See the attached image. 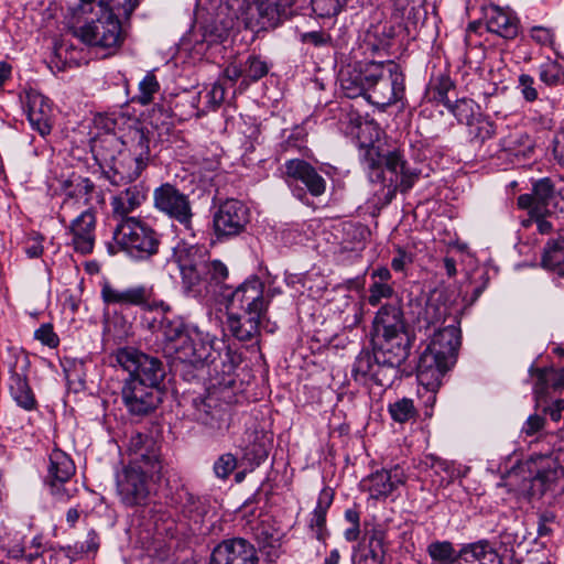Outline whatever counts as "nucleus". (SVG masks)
Segmentation results:
<instances>
[{"mask_svg":"<svg viewBox=\"0 0 564 564\" xmlns=\"http://www.w3.org/2000/svg\"><path fill=\"white\" fill-rule=\"evenodd\" d=\"M180 514L192 531L200 529L208 512V505L203 497L187 490L178 494Z\"/></svg>","mask_w":564,"mask_h":564,"instance_id":"29","label":"nucleus"},{"mask_svg":"<svg viewBox=\"0 0 564 564\" xmlns=\"http://www.w3.org/2000/svg\"><path fill=\"white\" fill-rule=\"evenodd\" d=\"M459 561L465 563L480 564L498 555L496 549L488 540H479L471 543H465L458 550Z\"/></svg>","mask_w":564,"mask_h":564,"instance_id":"39","label":"nucleus"},{"mask_svg":"<svg viewBox=\"0 0 564 564\" xmlns=\"http://www.w3.org/2000/svg\"><path fill=\"white\" fill-rule=\"evenodd\" d=\"M34 338L50 348H56L59 344V338L50 323L42 324L34 332Z\"/></svg>","mask_w":564,"mask_h":564,"instance_id":"57","label":"nucleus"},{"mask_svg":"<svg viewBox=\"0 0 564 564\" xmlns=\"http://www.w3.org/2000/svg\"><path fill=\"white\" fill-rule=\"evenodd\" d=\"M237 458L231 453L220 455L214 463L213 470L217 478L227 479L237 467Z\"/></svg>","mask_w":564,"mask_h":564,"instance_id":"53","label":"nucleus"},{"mask_svg":"<svg viewBox=\"0 0 564 564\" xmlns=\"http://www.w3.org/2000/svg\"><path fill=\"white\" fill-rule=\"evenodd\" d=\"M383 551L376 547H360L352 557V564H382Z\"/></svg>","mask_w":564,"mask_h":564,"instance_id":"54","label":"nucleus"},{"mask_svg":"<svg viewBox=\"0 0 564 564\" xmlns=\"http://www.w3.org/2000/svg\"><path fill=\"white\" fill-rule=\"evenodd\" d=\"M9 391L15 403L26 411L36 409L37 402L24 371L13 369L9 379Z\"/></svg>","mask_w":564,"mask_h":564,"instance_id":"36","label":"nucleus"},{"mask_svg":"<svg viewBox=\"0 0 564 564\" xmlns=\"http://www.w3.org/2000/svg\"><path fill=\"white\" fill-rule=\"evenodd\" d=\"M156 474L127 465L117 474V490L121 501L129 507L142 505L149 496V478Z\"/></svg>","mask_w":564,"mask_h":564,"instance_id":"18","label":"nucleus"},{"mask_svg":"<svg viewBox=\"0 0 564 564\" xmlns=\"http://www.w3.org/2000/svg\"><path fill=\"white\" fill-rule=\"evenodd\" d=\"M227 311H241L249 316L267 318L268 299L264 295V282L257 275L246 279L228 297Z\"/></svg>","mask_w":564,"mask_h":564,"instance_id":"14","label":"nucleus"},{"mask_svg":"<svg viewBox=\"0 0 564 564\" xmlns=\"http://www.w3.org/2000/svg\"><path fill=\"white\" fill-rule=\"evenodd\" d=\"M25 108L31 127L42 137L51 133L53 127V109L50 100L36 90L25 95Z\"/></svg>","mask_w":564,"mask_h":564,"instance_id":"26","label":"nucleus"},{"mask_svg":"<svg viewBox=\"0 0 564 564\" xmlns=\"http://www.w3.org/2000/svg\"><path fill=\"white\" fill-rule=\"evenodd\" d=\"M272 444V435L262 429H247L238 443L242 459L251 466L263 463Z\"/></svg>","mask_w":564,"mask_h":564,"instance_id":"25","label":"nucleus"},{"mask_svg":"<svg viewBox=\"0 0 564 564\" xmlns=\"http://www.w3.org/2000/svg\"><path fill=\"white\" fill-rule=\"evenodd\" d=\"M395 256L393 257L391 261V268L395 272H401L405 269V267L413 262V253L408 252L402 247L395 248Z\"/></svg>","mask_w":564,"mask_h":564,"instance_id":"61","label":"nucleus"},{"mask_svg":"<svg viewBox=\"0 0 564 564\" xmlns=\"http://www.w3.org/2000/svg\"><path fill=\"white\" fill-rule=\"evenodd\" d=\"M393 295V289L388 283L373 282L369 286L368 303L371 306H377L382 299H389Z\"/></svg>","mask_w":564,"mask_h":564,"instance_id":"56","label":"nucleus"},{"mask_svg":"<svg viewBox=\"0 0 564 564\" xmlns=\"http://www.w3.org/2000/svg\"><path fill=\"white\" fill-rule=\"evenodd\" d=\"M517 88L528 102H533L539 98L534 78L529 74H521L518 78Z\"/></svg>","mask_w":564,"mask_h":564,"instance_id":"55","label":"nucleus"},{"mask_svg":"<svg viewBox=\"0 0 564 564\" xmlns=\"http://www.w3.org/2000/svg\"><path fill=\"white\" fill-rule=\"evenodd\" d=\"M386 367L388 366L381 362V358H379L378 352L375 351L373 348L371 351L364 349L355 358L351 367V376L354 380L360 384H375L381 388H388L393 384L398 377L393 373L390 377L386 376V372H383Z\"/></svg>","mask_w":564,"mask_h":564,"instance_id":"17","label":"nucleus"},{"mask_svg":"<svg viewBox=\"0 0 564 564\" xmlns=\"http://www.w3.org/2000/svg\"><path fill=\"white\" fill-rule=\"evenodd\" d=\"M529 471L533 474L530 488L532 496H542L564 474L557 458L551 453L533 454L529 462Z\"/></svg>","mask_w":564,"mask_h":564,"instance_id":"20","label":"nucleus"},{"mask_svg":"<svg viewBox=\"0 0 564 564\" xmlns=\"http://www.w3.org/2000/svg\"><path fill=\"white\" fill-rule=\"evenodd\" d=\"M314 11L321 17H333L339 13L340 4L338 0H312Z\"/></svg>","mask_w":564,"mask_h":564,"instance_id":"60","label":"nucleus"},{"mask_svg":"<svg viewBox=\"0 0 564 564\" xmlns=\"http://www.w3.org/2000/svg\"><path fill=\"white\" fill-rule=\"evenodd\" d=\"M305 137H306V133H305L304 129L301 127H295L291 131V133L288 135L285 141L282 143V147L285 151H288L291 148L300 149Z\"/></svg>","mask_w":564,"mask_h":564,"instance_id":"64","label":"nucleus"},{"mask_svg":"<svg viewBox=\"0 0 564 564\" xmlns=\"http://www.w3.org/2000/svg\"><path fill=\"white\" fill-rule=\"evenodd\" d=\"M264 317L249 316L245 313H227V327L230 334L240 341H251L260 334V325Z\"/></svg>","mask_w":564,"mask_h":564,"instance_id":"31","label":"nucleus"},{"mask_svg":"<svg viewBox=\"0 0 564 564\" xmlns=\"http://www.w3.org/2000/svg\"><path fill=\"white\" fill-rule=\"evenodd\" d=\"M539 78L549 87L563 85L564 67L555 59H546L539 66Z\"/></svg>","mask_w":564,"mask_h":564,"instance_id":"46","label":"nucleus"},{"mask_svg":"<svg viewBox=\"0 0 564 564\" xmlns=\"http://www.w3.org/2000/svg\"><path fill=\"white\" fill-rule=\"evenodd\" d=\"M164 394V388H154L133 379H124L121 387V400L131 416L150 415L162 403Z\"/></svg>","mask_w":564,"mask_h":564,"instance_id":"13","label":"nucleus"},{"mask_svg":"<svg viewBox=\"0 0 564 564\" xmlns=\"http://www.w3.org/2000/svg\"><path fill=\"white\" fill-rule=\"evenodd\" d=\"M542 265L558 275H564V236L551 239L546 243Z\"/></svg>","mask_w":564,"mask_h":564,"instance_id":"43","label":"nucleus"},{"mask_svg":"<svg viewBox=\"0 0 564 564\" xmlns=\"http://www.w3.org/2000/svg\"><path fill=\"white\" fill-rule=\"evenodd\" d=\"M535 196V212H545L549 215L564 213V186L555 191L554 183L549 177L535 181L532 185Z\"/></svg>","mask_w":564,"mask_h":564,"instance_id":"27","label":"nucleus"},{"mask_svg":"<svg viewBox=\"0 0 564 564\" xmlns=\"http://www.w3.org/2000/svg\"><path fill=\"white\" fill-rule=\"evenodd\" d=\"M154 207L177 221L186 230L193 229L194 213L188 195L181 192L176 186L164 183L153 192Z\"/></svg>","mask_w":564,"mask_h":564,"instance_id":"15","label":"nucleus"},{"mask_svg":"<svg viewBox=\"0 0 564 564\" xmlns=\"http://www.w3.org/2000/svg\"><path fill=\"white\" fill-rule=\"evenodd\" d=\"M458 324L457 317H449L446 326L433 333L429 345L419 358L417 380L431 392L440 388L445 372L456 362L460 346Z\"/></svg>","mask_w":564,"mask_h":564,"instance_id":"3","label":"nucleus"},{"mask_svg":"<svg viewBox=\"0 0 564 564\" xmlns=\"http://www.w3.org/2000/svg\"><path fill=\"white\" fill-rule=\"evenodd\" d=\"M372 348L381 362L388 367L383 370L390 377L400 378V367L410 354L411 339L406 330L402 311L393 305H384L377 313L373 322Z\"/></svg>","mask_w":564,"mask_h":564,"instance_id":"1","label":"nucleus"},{"mask_svg":"<svg viewBox=\"0 0 564 564\" xmlns=\"http://www.w3.org/2000/svg\"><path fill=\"white\" fill-rule=\"evenodd\" d=\"M150 435L142 434V433H133L127 443V449L126 453L129 456V459L133 458L138 452L142 449L145 445V441L149 438Z\"/></svg>","mask_w":564,"mask_h":564,"instance_id":"62","label":"nucleus"},{"mask_svg":"<svg viewBox=\"0 0 564 564\" xmlns=\"http://www.w3.org/2000/svg\"><path fill=\"white\" fill-rule=\"evenodd\" d=\"M128 465H134L137 468H143L144 471L150 474H161L162 462L160 459V446L152 437L145 441L144 447L138 454L129 459Z\"/></svg>","mask_w":564,"mask_h":564,"instance_id":"37","label":"nucleus"},{"mask_svg":"<svg viewBox=\"0 0 564 564\" xmlns=\"http://www.w3.org/2000/svg\"><path fill=\"white\" fill-rule=\"evenodd\" d=\"M134 170V165H130L128 163V155H122V158L113 163V166L109 172L106 173L109 182L115 186L124 185L134 181L137 177L128 178L123 173H129Z\"/></svg>","mask_w":564,"mask_h":564,"instance_id":"50","label":"nucleus"},{"mask_svg":"<svg viewBox=\"0 0 564 564\" xmlns=\"http://www.w3.org/2000/svg\"><path fill=\"white\" fill-rule=\"evenodd\" d=\"M487 30L503 39H514L518 35V21L514 17L497 6H490L485 13Z\"/></svg>","mask_w":564,"mask_h":564,"instance_id":"33","label":"nucleus"},{"mask_svg":"<svg viewBox=\"0 0 564 564\" xmlns=\"http://www.w3.org/2000/svg\"><path fill=\"white\" fill-rule=\"evenodd\" d=\"M58 189L64 195L58 213V220L65 226L67 216L86 206L91 207V200L96 196L98 203H104V197L96 192V186L88 177L77 173H70L58 180Z\"/></svg>","mask_w":564,"mask_h":564,"instance_id":"11","label":"nucleus"},{"mask_svg":"<svg viewBox=\"0 0 564 564\" xmlns=\"http://www.w3.org/2000/svg\"><path fill=\"white\" fill-rule=\"evenodd\" d=\"M221 345L224 344L216 336L193 326L186 332L182 344L173 348L180 360L192 365L212 364L214 371L218 372L216 358Z\"/></svg>","mask_w":564,"mask_h":564,"instance_id":"10","label":"nucleus"},{"mask_svg":"<svg viewBox=\"0 0 564 564\" xmlns=\"http://www.w3.org/2000/svg\"><path fill=\"white\" fill-rule=\"evenodd\" d=\"M99 535L98 533L91 529L88 531L87 533V538H86V541L85 543H83L79 547V550H77V546H70V545H67V546H62L61 547V551L69 558H73V554H78V553H96L97 550L99 549Z\"/></svg>","mask_w":564,"mask_h":564,"instance_id":"52","label":"nucleus"},{"mask_svg":"<svg viewBox=\"0 0 564 564\" xmlns=\"http://www.w3.org/2000/svg\"><path fill=\"white\" fill-rule=\"evenodd\" d=\"M171 312H155L159 317H153L149 323V329L152 332L162 333L163 337L171 345V349L174 350V346L177 341H183L186 338V332L189 327H186L181 318H170L167 314Z\"/></svg>","mask_w":564,"mask_h":564,"instance_id":"32","label":"nucleus"},{"mask_svg":"<svg viewBox=\"0 0 564 564\" xmlns=\"http://www.w3.org/2000/svg\"><path fill=\"white\" fill-rule=\"evenodd\" d=\"M406 481L404 469L395 465L390 469H381L370 474L360 481V488L369 492L370 498L380 500L387 498Z\"/></svg>","mask_w":564,"mask_h":564,"instance_id":"23","label":"nucleus"},{"mask_svg":"<svg viewBox=\"0 0 564 564\" xmlns=\"http://www.w3.org/2000/svg\"><path fill=\"white\" fill-rule=\"evenodd\" d=\"M545 424V419L538 414L530 415L522 426V433L532 436L540 432Z\"/></svg>","mask_w":564,"mask_h":564,"instance_id":"63","label":"nucleus"},{"mask_svg":"<svg viewBox=\"0 0 564 564\" xmlns=\"http://www.w3.org/2000/svg\"><path fill=\"white\" fill-rule=\"evenodd\" d=\"M75 464L72 458L63 451L54 449L50 455L48 474L46 477L51 494L59 500L68 499L72 494L66 484L75 474Z\"/></svg>","mask_w":564,"mask_h":564,"instance_id":"22","label":"nucleus"},{"mask_svg":"<svg viewBox=\"0 0 564 564\" xmlns=\"http://www.w3.org/2000/svg\"><path fill=\"white\" fill-rule=\"evenodd\" d=\"M426 553L431 558V564H460L458 551L447 540L431 542L426 546Z\"/></svg>","mask_w":564,"mask_h":564,"instance_id":"44","label":"nucleus"},{"mask_svg":"<svg viewBox=\"0 0 564 564\" xmlns=\"http://www.w3.org/2000/svg\"><path fill=\"white\" fill-rule=\"evenodd\" d=\"M388 410L392 420L399 423L408 422L415 415L413 400L408 398L390 403Z\"/></svg>","mask_w":564,"mask_h":564,"instance_id":"51","label":"nucleus"},{"mask_svg":"<svg viewBox=\"0 0 564 564\" xmlns=\"http://www.w3.org/2000/svg\"><path fill=\"white\" fill-rule=\"evenodd\" d=\"M172 260L180 270L184 292L194 297L209 293L228 276V269L221 261L210 260L204 249L195 245L178 242L173 248Z\"/></svg>","mask_w":564,"mask_h":564,"instance_id":"2","label":"nucleus"},{"mask_svg":"<svg viewBox=\"0 0 564 564\" xmlns=\"http://www.w3.org/2000/svg\"><path fill=\"white\" fill-rule=\"evenodd\" d=\"M367 99L378 106H390L404 96V75L393 61L366 65Z\"/></svg>","mask_w":564,"mask_h":564,"instance_id":"5","label":"nucleus"},{"mask_svg":"<svg viewBox=\"0 0 564 564\" xmlns=\"http://www.w3.org/2000/svg\"><path fill=\"white\" fill-rule=\"evenodd\" d=\"M501 151L516 158H529L533 152V144L527 133L512 132L499 142Z\"/></svg>","mask_w":564,"mask_h":564,"instance_id":"42","label":"nucleus"},{"mask_svg":"<svg viewBox=\"0 0 564 564\" xmlns=\"http://www.w3.org/2000/svg\"><path fill=\"white\" fill-rule=\"evenodd\" d=\"M130 154H128V163L134 165V170L129 173H123L126 177H139L142 171L148 165L150 158L149 139L142 130H135L131 137Z\"/></svg>","mask_w":564,"mask_h":564,"instance_id":"35","label":"nucleus"},{"mask_svg":"<svg viewBox=\"0 0 564 564\" xmlns=\"http://www.w3.org/2000/svg\"><path fill=\"white\" fill-rule=\"evenodd\" d=\"M96 214L93 207H87L68 226H65L66 232L70 236L69 245L82 254L93 252L96 241Z\"/></svg>","mask_w":564,"mask_h":564,"instance_id":"21","label":"nucleus"},{"mask_svg":"<svg viewBox=\"0 0 564 564\" xmlns=\"http://www.w3.org/2000/svg\"><path fill=\"white\" fill-rule=\"evenodd\" d=\"M245 72V82H257L264 77L269 72V65L260 56L250 55L242 63Z\"/></svg>","mask_w":564,"mask_h":564,"instance_id":"48","label":"nucleus"},{"mask_svg":"<svg viewBox=\"0 0 564 564\" xmlns=\"http://www.w3.org/2000/svg\"><path fill=\"white\" fill-rule=\"evenodd\" d=\"M421 174V171L416 169H411L408 166V163H405V169H401V171L398 174V177L400 176L399 187L400 191L405 193L410 191L415 182L419 180Z\"/></svg>","mask_w":564,"mask_h":564,"instance_id":"58","label":"nucleus"},{"mask_svg":"<svg viewBox=\"0 0 564 564\" xmlns=\"http://www.w3.org/2000/svg\"><path fill=\"white\" fill-rule=\"evenodd\" d=\"M147 198V191L140 184L129 186L118 195L113 196L110 202L112 218L121 221L131 218L130 213L139 208Z\"/></svg>","mask_w":564,"mask_h":564,"instance_id":"28","label":"nucleus"},{"mask_svg":"<svg viewBox=\"0 0 564 564\" xmlns=\"http://www.w3.org/2000/svg\"><path fill=\"white\" fill-rule=\"evenodd\" d=\"M449 317L456 316L448 312L446 304L430 300L426 303L422 318L419 319V327L420 329L424 328L425 332L433 330L435 333V330L449 323Z\"/></svg>","mask_w":564,"mask_h":564,"instance_id":"38","label":"nucleus"},{"mask_svg":"<svg viewBox=\"0 0 564 564\" xmlns=\"http://www.w3.org/2000/svg\"><path fill=\"white\" fill-rule=\"evenodd\" d=\"M249 221V208L234 198L220 203L213 214V228L218 240L239 236Z\"/></svg>","mask_w":564,"mask_h":564,"instance_id":"16","label":"nucleus"},{"mask_svg":"<svg viewBox=\"0 0 564 564\" xmlns=\"http://www.w3.org/2000/svg\"><path fill=\"white\" fill-rule=\"evenodd\" d=\"M295 0H251L245 12V24L251 31L273 30L290 18Z\"/></svg>","mask_w":564,"mask_h":564,"instance_id":"12","label":"nucleus"},{"mask_svg":"<svg viewBox=\"0 0 564 564\" xmlns=\"http://www.w3.org/2000/svg\"><path fill=\"white\" fill-rule=\"evenodd\" d=\"M454 87V83L447 74L438 73L430 79L425 97L429 101L437 105L442 104L447 107L451 104L448 93L453 90Z\"/></svg>","mask_w":564,"mask_h":564,"instance_id":"40","label":"nucleus"},{"mask_svg":"<svg viewBox=\"0 0 564 564\" xmlns=\"http://www.w3.org/2000/svg\"><path fill=\"white\" fill-rule=\"evenodd\" d=\"M191 415L213 437L224 436L231 424L230 406L220 401L216 391L194 398Z\"/></svg>","mask_w":564,"mask_h":564,"instance_id":"7","label":"nucleus"},{"mask_svg":"<svg viewBox=\"0 0 564 564\" xmlns=\"http://www.w3.org/2000/svg\"><path fill=\"white\" fill-rule=\"evenodd\" d=\"M208 564H259V557L252 543L242 538H232L214 547Z\"/></svg>","mask_w":564,"mask_h":564,"instance_id":"19","label":"nucleus"},{"mask_svg":"<svg viewBox=\"0 0 564 564\" xmlns=\"http://www.w3.org/2000/svg\"><path fill=\"white\" fill-rule=\"evenodd\" d=\"M117 364L129 373L127 379L139 380L147 386L163 388L165 369L162 361L134 348H121L116 352Z\"/></svg>","mask_w":564,"mask_h":564,"instance_id":"9","label":"nucleus"},{"mask_svg":"<svg viewBox=\"0 0 564 564\" xmlns=\"http://www.w3.org/2000/svg\"><path fill=\"white\" fill-rule=\"evenodd\" d=\"M362 130L371 131L370 144L365 147L362 154V165L367 172L368 178L372 183L382 184L384 182L383 167L393 173L397 177L401 169H405V159L403 152L399 149L388 151L382 154L379 148L372 144L373 138L376 140L380 137V129L373 122H366Z\"/></svg>","mask_w":564,"mask_h":564,"instance_id":"8","label":"nucleus"},{"mask_svg":"<svg viewBox=\"0 0 564 564\" xmlns=\"http://www.w3.org/2000/svg\"><path fill=\"white\" fill-rule=\"evenodd\" d=\"M286 181H296L305 185L307 192L319 197L326 191L325 178L308 162L301 159H291L284 163Z\"/></svg>","mask_w":564,"mask_h":564,"instance_id":"24","label":"nucleus"},{"mask_svg":"<svg viewBox=\"0 0 564 564\" xmlns=\"http://www.w3.org/2000/svg\"><path fill=\"white\" fill-rule=\"evenodd\" d=\"M529 372L536 376L533 392L538 402L544 401L550 390L558 391L564 388V369H540L531 366Z\"/></svg>","mask_w":564,"mask_h":564,"instance_id":"34","label":"nucleus"},{"mask_svg":"<svg viewBox=\"0 0 564 564\" xmlns=\"http://www.w3.org/2000/svg\"><path fill=\"white\" fill-rule=\"evenodd\" d=\"M220 357L221 373L223 378L218 380V384L229 387L234 383V373L237 367L241 364L242 357L239 352L231 350L229 347L226 348L224 356Z\"/></svg>","mask_w":564,"mask_h":564,"instance_id":"47","label":"nucleus"},{"mask_svg":"<svg viewBox=\"0 0 564 564\" xmlns=\"http://www.w3.org/2000/svg\"><path fill=\"white\" fill-rule=\"evenodd\" d=\"M334 500V492L330 488H324L317 498L316 506L310 514L308 529L313 533L314 538L326 543L329 536V531L326 527V516Z\"/></svg>","mask_w":564,"mask_h":564,"instance_id":"30","label":"nucleus"},{"mask_svg":"<svg viewBox=\"0 0 564 564\" xmlns=\"http://www.w3.org/2000/svg\"><path fill=\"white\" fill-rule=\"evenodd\" d=\"M100 297L107 306H138L143 312H169L170 305L154 296L153 288L144 284L119 289L109 281L101 284Z\"/></svg>","mask_w":564,"mask_h":564,"instance_id":"6","label":"nucleus"},{"mask_svg":"<svg viewBox=\"0 0 564 564\" xmlns=\"http://www.w3.org/2000/svg\"><path fill=\"white\" fill-rule=\"evenodd\" d=\"M160 90V83L158 82L153 72H148L147 75L139 83V94L137 100L139 104L147 106L154 99V95Z\"/></svg>","mask_w":564,"mask_h":564,"instance_id":"49","label":"nucleus"},{"mask_svg":"<svg viewBox=\"0 0 564 564\" xmlns=\"http://www.w3.org/2000/svg\"><path fill=\"white\" fill-rule=\"evenodd\" d=\"M226 89L219 84L215 83L212 88L205 94L204 98L210 110H216L225 100Z\"/></svg>","mask_w":564,"mask_h":564,"instance_id":"59","label":"nucleus"},{"mask_svg":"<svg viewBox=\"0 0 564 564\" xmlns=\"http://www.w3.org/2000/svg\"><path fill=\"white\" fill-rule=\"evenodd\" d=\"M447 109L455 116L459 123L469 127L474 126L477 121V116H479V107L471 99H459L455 104H449Z\"/></svg>","mask_w":564,"mask_h":564,"instance_id":"45","label":"nucleus"},{"mask_svg":"<svg viewBox=\"0 0 564 564\" xmlns=\"http://www.w3.org/2000/svg\"><path fill=\"white\" fill-rule=\"evenodd\" d=\"M365 77L366 67L362 70L352 69L340 73V87L348 98H356L367 95L368 83Z\"/></svg>","mask_w":564,"mask_h":564,"instance_id":"41","label":"nucleus"},{"mask_svg":"<svg viewBox=\"0 0 564 564\" xmlns=\"http://www.w3.org/2000/svg\"><path fill=\"white\" fill-rule=\"evenodd\" d=\"M112 238L118 250L135 261L149 260L161 246V235L140 217L118 221Z\"/></svg>","mask_w":564,"mask_h":564,"instance_id":"4","label":"nucleus"}]
</instances>
